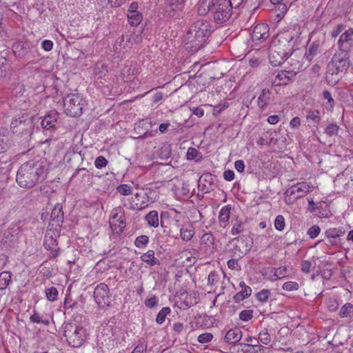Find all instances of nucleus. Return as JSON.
I'll return each mask as SVG.
<instances>
[{
	"mask_svg": "<svg viewBox=\"0 0 353 353\" xmlns=\"http://www.w3.org/2000/svg\"><path fill=\"white\" fill-rule=\"evenodd\" d=\"M45 248L47 250H50V256L52 258H55L59 255V248L57 247V242L55 239L52 237V236H50V233L48 232L45 237L44 241Z\"/></svg>",
	"mask_w": 353,
	"mask_h": 353,
	"instance_id": "nucleus-18",
	"label": "nucleus"
},
{
	"mask_svg": "<svg viewBox=\"0 0 353 353\" xmlns=\"http://www.w3.org/2000/svg\"><path fill=\"white\" fill-rule=\"evenodd\" d=\"M271 272L272 274L270 275V280L272 281L281 279L288 275V270L285 266L274 268L271 271Z\"/></svg>",
	"mask_w": 353,
	"mask_h": 353,
	"instance_id": "nucleus-29",
	"label": "nucleus"
},
{
	"mask_svg": "<svg viewBox=\"0 0 353 353\" xmlns=\"http://www.w3.org/2000/svg\"><path fill=\"white\" fill-rule=\"evenodd\" d=\"M198 253L196 249H190L185 250L183 252V255L186 257V260L189 263H194L195 261V257L192 256L193 255H195Z\"/></svg>",
	"mask_w": 353,
	"mask_h": 353,
	"instance_id": "nucleus-55",
	"label": "nucleus"
},
{
	"mask_svg": "<svg viewBox=\"0 0 353 353\" xmlns=\"http://www.w3.org/2000/svg\"><path fill=\"white\" fill-rule=\"evenodd\" d=\"M108 164L107 159L103 157L99 156L97 157V159L94 161V165L98 169H101L103 168H105Z\"/></svg>",
	"mask_w": 353,
	"mask_h": 353,
	"instance_id": "nucleus-58",
	"label": "nucleus"
},
{
	"mask_svg": "<svg viewBox=\"0 0 353 353\" xmlns=\"http://www.w3.org/2000/svg\"><path fill=\"white\" fill-rule=\"evenodd\" d=\"M246 222L241 220L236 219L232 224V228L231 230V234L232 235H237L241 233H243L245 231V226Z\"/></svg>",
	"mask_w": 353,
	"mask_h": 353,
	"instance_id": "nucleus-32",
	"label": "nucleus"
},
{
	"mask_svg": "<svg viewBox=\"0 0 353 353\" xmlns=\"http://www.w3.org/2000/svg\"><path fill=\"white\" fill-rule=\"evenodd\" d=\"M350 62L348 53L339 51L327 64L325 79L328 85H335L347 71Z\"/></svg>",
	"mask_w": 353,
	"mask_h": 353,
	"instance_id": "nucleus-3",
	"label": "nucleus"
},
{
	"mask_svg": "<svg viewBox=\"0 0 353 353\" xmlns=\"http://www.w3.org/2000/svg\"><path fill=\"white\" fill-rule=\"evenodd\" d=\"M63 220V212L61 204L57 203L52 210L50 214V221L52 222V225H60Z\"/></svg>",
	"mask_w": 353,
	"mask_h": 353,
	"instance_id": "nucleus-21",
	"label": "nucleus"
},
{
	"mask_svg": "<svg viewBox=\"0 0 353 353\" xmlns=\"http://www.w3.org/2000/svg\"><path fill=\"white\" fill-rule=\"evenodd\" d=\"M253 316V311L252 310H245L239 313V319L243 321H248Z\"/></svg>",
	"mask_w": 353,
	"mask_h": 353,
	"instance_id": "nucleus-56",
	"label": "nucleus"
},
{
	"mask_svg": "<svg viewBox=\"0 0 353 353\" xmlns=\"http://www.w3.org/2000/svg\"><path fill=\"white\" fill-rule=\"evenodd\" d=\"M18 130H20V132H16L15 134L22 135H30L31 134L32 130V123L28 116L26 117L25 121L19 122V128Z\"/></svg>",
	"mask_w": 353,
	"mask_h": 353,
	"instance_id": "nucleus-27",
	"label": "nucleus"
},
{
	"mask_svg": "<svg viewBox=\"0 0 353 353\" xmlns=\"http://www.w3.org/2000/svg\"><path fill=\"white\" fill-rule=\"evenodd\" d=\"M345 234V230L343 227L329 228L324 232L325 239L319 241L316 244L323 243L327 249L340 248Z\"/></svg>",
	"mask_w": 353,
	"mask_h": 353,
	"instance_id": "nucleus-9",
	"label": "nucleus"
},
{
	"mask_svg": "<svg viewBox=\"0 0 353 353\" xmlns=\"http://www.w3.org/2000/svg\"><path fill=\"white\" fill-rule=\"evenodd\" d=\"M149 243V237L146 235H141L136 238L134 245L138 248L145 247Z\"/></svg>",
	"mask_w": 353,
	"mask_h": 353,
	"instance_id": "nucleus-42",
	"label": "nucleus"
},
{
	"mask_svg": "<svg viewBox=\"0 0 353 353\" xmlns=\"http://www.w3.org/2000/svg\"><path fill=\"white\" fill-rule=\"evenodd\" d=\"M314 186L307 182H299L289 188L285 192V200L288 204L292 203L313 190Z\"/></svg>",
	"mask_w": 353,
	"mask_h": 353,
	"instance_id": "nucleus-10",
	"label": "nucleus"
},
{
	"mask_svg": "<svg viewBox=\"0 0 353 353\" xmlns=\"http://www.w3.org/2000/svg\"><path fill=\"white\" fill-rule=\"evenodd\" d=\"M145 219L147 221V223L149 226L153 228H157L159 224V214L158 212L156 210H152L148 212L145 216Z\"/></svg>",
	"mask_w": 353,
	"mask_h": 353,
	"instance_id": "nucleus-30",
	"label": "nucleus"
},
{
	"mask_svg": "<svg viewBox=\"0 0 353 353\" xmlns=\"http://www.w3.org/2000/svg\"><path fill=\"white\" fill-rule=\"evenodd\" d=\"M128 21L132 26H137L143 19L141 12H132L127 14Z\"/></svg>",
	"mask_w": 353,
	"mask_h": 353,
	"instance_id": "nucleus-35",
	"label": "nucleus"
},
{
	"mask_svg": "<svg viewBox=\"0 0 353 353\" xmlns=\"http://www.w3.org/2000/svg\"><path fill=\"white\" fill-rule=\"evenodd\" d=\"M180 237L183 241H190L195 234V230L193 224L190 222L185 223L180 228Z\"/></svg>",
	"mask_w": 353,
	"mask_h": 353,
	"instance_id": "nucleus-19",
	"label": "nucleus"
},
{
	"mask_svg": "<svg viewBox=\"0 0 353 353\" xmlns=\"http://www.w3.org/2000/svg\"><path fill=\"white\" fill-rule=\"evenodd\" d=\"M318 53V46L312 45L306 50L305 57L308 61H311Z\"/></svg>",
	"mask_w": 353,
	"mask_h": 353,
	"instance_id": "nucleus-47",
	"label": "nucleus"
},
{
	"mask_svg": "<svg viewBox=\"0 0 353 353\" xmlns=\"http://www.w3.org/2000/svg\"><path fill=\"white\" fill-rule=\"evenodd\" d=\"M46 296L50 301H54L58 297V291L55 287H51L46 290Z\"/></svg>",
	"mask_w": 353,
	"mask_h": 353,
	"instance_id": "nucleus-43",
	"label": "nucleus"
},
{
	"mask_svg": "<svg viewBox=\"0 0 353 353\" xmlns=\"http://www.w3.org/2000/svg\"><path fill=\"white\" fill-rule=\"evenodd\" d=\"M220 279L219 275L216 272H211L208 278V284L210 286H214Z\"/></svg>",
	"mask_w": 353,
	"mask_h": 353,
	"instance_id": "nucleus-54",
	"label": "nucleus"
},
{
	"mask_svg": "<svg viewBox=\"0 0 353 353\" xmlns=\"http://www.w3.org/2000/svg\"><path fill=\"white\" fill-rule=\"evenodd\" d=\"M321 232V228L317 225H314L310 227L307 232V234L310 236V239L316 238Z\"/></svg>",
	"mask_w": 353,
	"mask_h": 353,
	"instance_id": "nucleus-51",
	"label": "nucleus"
},
{
	"mask_svg": "<svg viewBox=\"0 0 353 353\" xmlns=\"http://www.w3.org/2000/svg\"><path fill=\"white\" fill-rule=\"evenodd\" d=\"M25 118L23 116L19 118V119H14L12 120L10 127L12 130L13 133L19 132L20 130H18L19 128V122L22 121H25Z\"/></svg>",
	"mask_w": 353,
	"mask_h": 353,
	"instance_id": "nucleus-60",
	"label": "nucleus"
},
{
	"mask_svg": "<svg viewBox=\"0 0 353 353\" xmlns=\"http://www.w3.org/2000/svg\"><path fill=\"white\" fill-rule=\"evenodd\" d=\"M270 294L269 290L263 289L256 294V299L260 302L264 303L268 301Z\"/></svg>",
	"mask_w": 353,
	"mask_h": 353,
	"instance_id": "nucleus-53",
	"label": "nucleus"
},
{
	"mask_svg": "<svg viewBox=\"0 0 353 353\" xmlns=\"http://www.w3.org/2000/svg\"><path fill=\"white\" fill-rule=\"evenodd\" d=\"M109 292L108 286L103 283H99L95 288L94 299L100 307H105L109 305L110 303Z\"/></svg>",
	"mask_w": 353,
	"mask_h": 353,
	"instance_id": "nucleus-14",
	"label": "nucleus"
},
{
	"mask_svg": "<svg viewBox=\"0 0 353 353\" xmlns=\"http://www.w3.org/2000/svg\"><path fill=\"white\" fill-rule=\"evenodd\" d=\"M158 302V299L154 295H153L145 301V305L147 307L153 308L157 306Z\"/></svg>",
	"mask_w": 353,
	"mask_h": 353,
	"instance_id": "nucleus-59",
	"label": "nucleus"
},
{
	"mask_svg": "<svg viewBox=\"0 0 353 353\" xmlns=\"http://www.w3.org/2000/svg\"><path fill=\"white\" fill-rule=\"evenodd\" d=\"M203 181L209 183L210 185H212V184H213L214 178L211 174L205 173V174H203L200 177L199 182L201 183Z\"/></svg>",
	"mask_w": 353,
	"mask_h": 353,
	"instance_id": "nucleus-64",
	"label": "nucleus"
},
{
	"mask_svg": "<svg viewBox=\"0 0 353 353\" xmlns=\"http://www.w3.org/2000/svg\"><path fill=\"white\" fill-rule=\"evenodd\" d=\"M12 274L8 271H3L0 273V290H3L6 289L8 285L11 282Z\"/></svg>",
	"mask_w": 353,
	"mask_h": 353,
	"instance_id": "nucleus-36",
	"label": "nucleus"
},
{
	"mask_svg": "<svg viewBox=\"0 0 353 353\" xmlns=\"http://www.w3.org/2000/svg\"><path fill=\"white\" fill-rule=\"evenodd\" d=\"M10 89H11L12 93L16 96L21 95L25 90L23 84H22L20 82L13 83L11 85Z\"/></svg>",
	"mask_w": 353,
	"mask_h": 353,
	"instance_id": "nucleus-44",
	"label": "nucleus"
},
{
	"mask_svg": "<svg viewBox=\"0 0 353 353\" xmlns=\"http://www.w3.org/2000/svg\"><path fill=\"white\" fill-rule=\"evenodd\" d=\"M12 72L9 61L5 58H0V80L9 79Z\"/></svg>",
	"mask_w": 353,
	"mask_h": 353,
	"instance_id": "nucleus-23",
	"label": "nucleus"
},
{
	"mask_svg": "<svg viewBox=\"0 0 353 353\" xmlns=\"http://www.w3.org/2000/svg\"><path fill=\"white\" fill-rule=\"evenodd\" d=\"M30 321L33 323H43L44 325H48L49 321L48 320H43L40 316V314L36 312H34V313L32 314V316L30 318Z\"/></svg>",
	"mask_w": 353,
	"mask_h": 353,
	"instance_id": "nucleus-57",
	"label": "nucleus"
},
{
	"mask_svg": "<svg viewBox=\"0 0 353 353\" xmlns=\"http://www.w3.org/2000/svg\"><path fill=\"white\" fill-rule=\"evenodd\" d=\"M184 0H167L164 12L166 17L179 19L183 14Z\"/></svg>",
	"mask_w": 353,
	"mask_h": 353,
	"instance_id": "nucleus-13",
	"label": "nucleus"
},
{
	"mask_svg": "<svg viewBox=\"0 0 353 353\" xmlns=\"http://www.w3.org/2000/svg\"><path fill=\"white\" fill-rule=\"evenodd\" d=\"M150 191L141 190L137 192L131 198L130 201V208L134 210H141L148 206L152 199L149 196Z\"/></svg>",
	"mask_w": 353,
	"mask_h": 353,
	"instance_id": "nucleus-12",
	"label": "nucleus"
},
{
	"mask_svg": "<svg viewBox=\"0 0 353 353\" xmlns=\"http://www.w3.org/2000/svg\"><path fill=\"white\" fill-rule=\"evenodd\" d=\"M353 313V305L350 303H345L339 312V316L341 318L350 317Z\"/></svg>",
	"mask_w": 353,
	"mask_h": 353,
	"instance_id": "nucleus-40",
	"label": "nucleus"
},
{
	"mask_svg": "<svg viewBox=\"0 0 353 353\" xmlns=\"http://www.w3.org/2000/svg\"><path fill=\"white\" fill-rule=\"evenodd\" d=\"M297 72L294 70H281L278 72L276 81L279 85H287L296 75Z\"/></svg>",
	"mask_w": 353,
	"mask_h": 353,
	"instance_id": "nucleus-20",
	"label": "nucleus"
},
{
	"mask_svg": "<svg viewBox=\"0 0 353 353\" xmlns=\"http://www.w3.org/2000/svg\"><path fill=\"white\" fill-rule=\"evenodd\" d=\"M120 334L119 327L110 323L105 324L100 328L97 334V343L101 348L110 350L117 344Z\"/></svg>",
	"mask_w": 353,
	"mask_h": 353,
	"instance_id": "nucleus-6",
	"label": "nucleus"
},
{
	"mask_svg": "<svg viewBox=\"0 0 353 353\" xmlns=\"http://www.w3.org/2000/svg\"><path fill=\"white\" fill-rule=\"evenodd\" d=\"M230 210L231 208L230 207V205H225L223 207L219 212V220L221 224H223L224 228L226 226L229 221L230 216Z\"/></svg>",
	"mask_w": 353,
	"mask_h": 353,
	"instance_id": "nucleus-31",
	"label": "nucleus"
},
{
	"mask_svg": "<svg viewBox=\"0 0 353 353\" xmlns=\"http://www.w3.org/2000/svg\"><path fill=\"white\" fill-rule=\"evenodd\" d=\"M201 250L206 254H214L216 248L214 237L211 233H205L201 238Z\"/></svg>",
	"mask_w": 353,
	"mask_h": 353,
	"instance_id": "nucleus-17",
	"label": "nucleus"
},
{
	"mask_svg": "<svg viewBox=\"0 0 353 353\" xmlns=\"http://www.w3.org/2000/svg\"><path fill=\"white\" fill-rule=\"evenodd\" d=\"M301 34L299 27L289 28L274 37L269 48V59L273 66H278L292 55L295 42Z\"/></svg>",
	"mask_w": 353,
	"mask_h": 353,
	"instance_id": "nucleus-1",
	"label": "nucleus"
},
{
	"mask_svg": "<svg viewBox=\"0 0 353 353\" xmlns=\"http://www.w3.org/2000/svg\"><path fill=\"white\" fill-rule=\"evenodd\" d=\"M30 47H32V44L28 41H19L16 43L13 48L14 52L15 53H18L19 56H24L30 49Z\"/></svg>",
	"mask_w": 353,
	"mask_h": 353,
	"instance_id": "nucleus-28",
	"label": "nucleus"
},
{
	"mask_svg": "<svg viewBox=\"0 0 353 353\" xmlns=\"http://www.w3.org/2000/svg\"><path fill=\"white\" fill-rule=\"evenodd\" d=\"M210 32V25L207 21L203 19L197 20L187 32V48H191L192 51L199 50L203 46Z\"/></svg>",
	"mask_w": 353,
	"mask_h": 353,
	"instance_id": "nucleus-5",
	"label": "nucleus"
},
{
	"mask_svg": "<svg viewBox=\"0 0 353 353\" xmlns=\"http://www.w3.org/2000/svg\"><path fill=\"white\" fill-rule=\"evenodd\" d=\"M322 97L324 100L327 101V103H325V107L327 109H332L334 105V100L332 97V94L330 91L325 90H323L322 92Z\"/></svg>",
	"mask_w": 353,
	"mask_h": 353,
	"instance_id": "nucleus-41",
	"label": "nucleus"
},
{
	"mask_svg": "<svg viewBox=\"0 0 353 353\" xmlns=\"http://www.w3.org/2000/svg\"><path fill=\"white\" fill-rule=\"evenodd\" d=\"M269 26L266 23H259L255 26L251 34L252 42L256 45L263 42L269 37Z\"/></svg>",
	"mask_w": 353,
	"mask_h": 353,
	"instance_id": "nucleus-15",
	"label": "nucleus"
},
{
	"mask_svg": "<svg viewBox=\"0 0 353 353\" xmlns=\"http://www.w3.org/2000/svg\"><path fill=\"white\" fill-rule=\"evenodd\" d=\"M241 337L242 332L239 329H230L225 336V341L230 344H234L239 342Z\"/></svg>",
	"mask_w": 353,
	"mask_h": 353,
	"instance_id": "nucleus-25",
	"label": "nucleus"
},
{
	"mask_svg": "<svg viewBox=\"0 0 353 353\" xmlns=\"http://www.w3.org/2000/svg\"><path fill=\"white\" fill-rule=\"evenodd\" d=\"M340 51H345L348 53L353 49V29L349 28L343 32L337 42Z\"/></svg>",
	"mask_w": 353,
	"mask_h": 353,
	"instance_id": "nucleus-16",
	"label": "nucleus"
},
{
	"mask_svg": "<svg viewBox=\"0 0 353 353\" xmlns=\"http://www.w3.org/2000/svg\"><path fill=\"white\" fill-rule=\"evenodd\" d=\"M9 138L7 131L4 129H0V153L4 152L9 147Z\"/></svg>",
	"mask_w": 353,
	"mask_h": 353,
	"instance_id": "nucleus-33",
	"label": "nucleus"
},
{
	"mask_svg": "<svg viewBox=\"0 0 353 353\" xmlns=\"http://www.w3.org/2000/svg\"><path fill=\"white\" fill-rule=\"evenodd\" d=\"M171 314V309L169 307H163L157 314L155 321L157 324H163L168 315Z\"/></svg>",
	"mask_w": 353,
	"mask_h": 353,
	"instance_id": "nucleus-38",
	"label": "nucleus"
},
{
	"mask_svg": "<svg viewBox=\"0 0 353 353\" xmlns=\"http://www.w3.org/2000/svg\"><path fill=\"white\" fill-rule=\"evenodd\" d=\"M57 117L56 112H51L46 115L41 123L42 128L48 130L53 128L57 123Z\"/></svg>",
	"mask_w": 353,
	"mask_h": 353,
	"instance_id": "nucleus-24",
	"label": "nucleus"
},
{
	"mask_svg": "<svg viewBox=\"0 0 353 353\" xmlns=\"http://www.w3.org/2000/svg\"><path fill=\"white\" fill-rule=\"evenodd\" d=\"M212 339L213 335L211 333H204L198 336V341L201 343H206L210 342Z\"/></svg>",
	"mask_w": 353,
	"mask_h": 353,
	"instance_id": "nucleus-61",
	"label": "nucleus"
},
{
	"mask_svg": "<svg viewBox=\"0 0 353 353\" xmlns=\"http://www.w3.org/2000/svg\"><path fill=\"white\" fill-rule=\"evenodd\" d=\"M200 14L212 12L217 23L227 21L232 14V7L228 0H201L198 9Z\"/></svg>",
	"mask_w": 353,
	"mask_h": 353,
	"instance_id": "nucleus-4",
	"label": "nucleus"
},
{
	"mask_svg": "<svg viewBox=\"0 0 353 353\" xmlns=\"http://www.w3.org/2000/svg\"><path fill=\"white\" fill-rule=\"evenodd\" d=\"M259 341L265 345H268L271 341V336L267 329L263 330L259 334Z\"/></svg>",
	"mask_w": 353,
	"mask_h": 353,
	"instance_id": "nucleus-46",
	"label": "nucleus"
},
{
	"mask_svg": "<svg viewBox=\"0 0 353 353\" xmlns=\"http://www.w3.org/2000/svg\"><path fill=\"white\" fill-rule=\"evenodd\" d=\"M321 113L318 110H309L307 111V114L306 116V119L307 121H311L313 125H317L321 119Z\"/></svg>",
	"mask_w": 353,
	"mask_h": 353,
	"instance_id": "nucleus-34",
	"label": "nucleus"
},
{
	"mask_svg": "<svg viewBox=\"0 0 353 353\" xmlns=\"http://www.w3.org/2000/svg\"><path fill=\"white\" fill-rule=\"evenodd\" d=\"M140 259L150 267L160 265V261L155 256L154 251L152 250H149L143 253Z\"/></svg>",
	"mask_w": 353,
	"mask_h": 353,
	"instance_id": "nucleus-22",
	"label": "nucleus"
},
{
	"mask_svg": "<svg viewBox=\"0 0 353 353\" xmlns=\"http://www.w3.org/2000/svg\"><path fill=\"white\" fill-rule=\"evenodd\" d=\"M186 157L188 160H194L196 162H199L203 159L201 153L194 148H188L186 153Z\"/></svg>",
	"mask_w": 353,
	"mask_h": 353,
	"instance_id": "nucleus-37",
	"label": "nucleus"
},
{
	"mask_svg": "<svg viewBox=\"0 0 353 353\" xmlns=\"http://www.w3.org/2000/svg\"><path fill=\"white\" fill-rule=\"evenodd\" d=\"M116 190L121 195L128 196L132 194V188L128 184H121L117 186Z\"/></svg>",
	"mask_w": 353,
	"mask_h": 353,
	"instance_id": "nucleus-45",
	"label": "nucleus"
},
{
	"mask_svg": "<svg viewBox=\"0 0 353 353\" xmlns=\"http://www.w3.org/2000/svg\"><path fill=\"white\" fill-rule=\"evenodd\" d=\"M285 226V218L282 215H278L274 220V227L279 231H283Z\"/></svg>",
	"mask_w": 353,
	"mask_h": 353,
	"instance_id": "nucleus-49",
	"label": "nucleus"
},
{
	"mask_svg": "<svg viewBox=\"0 0 353 353\" xmlns=\"http://www.w3.org/2000/svg\"><path fill=\"white\" fill-rule=\"evenodd\" d=\"M85 101L79 93L68 94L63 99L65 112L70 117H79L81 114Z\"/></svg>",
	"mask_w": 353,
	"mask_h": 353,
	"instance_id": "nucleus-8",
	"label": "nucleus"
},
{
	"mask_svg": "<svg viewBox=\"0 0 353 353\" xmlns=\"http://www.w3.org/2000/svg\"><path fill=\"white\" fill-rule=\"evenodd\" d=\"M251 293H252V289L250 288V287H249L248 285L245 286L244 288H243L241 291L238 292L234 296V299L235 302H240V301L244 300L245 299L248 298V296H250L251 295Z\"/></svg>",
	"mask_w": 353,
	"mask_h": 353,
	"instance_id": "nucleus-39",
	"label": "nucleus"
},
{
	"mask_svg": "<svg viewBox=\"0 0 353 353\" xmlns=\"http://www.w3.org/2000/svg\"><path fill=\"white\" fill-rule=\"evenodd\" d=\"M282 288L285 291H294L299 288V284L295 281H287L283 283Z\"/></svg>",
	"mask_w": 353,
	"mask_h": 353,
	"instance_id": "nucleus-50",
	"label": "nucleus"
},
{
	"mask_svg": "<svg viewBox=\"0 0 353 353\" xmlns=\"http://www.w3.org/2000/svg\"><path fill=\"white\" fill-rule=\"evenodd\" d=\"M110 226L116 234H120L125 228V217L122 208H114L111 213Z\"/></svg>",
	"mask_w": 353,
	"mask_h": 353,
	"instance_id": "nucleus-11",
	"label": "nucleus"
},
{
	"mask_svg": "<svg viewBox=\"0 0 353 353\" xmlns=\"http://www.w3.org/2000/svg\"><path fill=\"white\" fill-rule=\"evenodd\" d=\"M339 129V127L336 123H330L325 128V133L330 137H332L337 134Z\"/></svg>",
	"mask_w": 353,
	"mask_h": 353,
	"instance_id": "nucleus-48",
	"label": "nucleus"
},
{
	"mask_svg": "<svg viewBox=\"0 0 353 353\" xmlns=\"http://www.w3.org/2000/svg\"><path fill=\"white\" fill-rule=\"evenodd\" d=\"M271 92L268 89H263L257 99L258 106L264 110L270 101Z\"/></svg>",
	"mask_w": 353,
	"mask_h": 353,
	"instance_id": "nucleus-26",
	"label": "nucleus"
},
{
	"mask_svg": "<svg viewBox=\"0 0 353 353\" xmlns=\"http://www.w3.org/2000/svg\"><path fill=\"white\" fill-rule=\"evenodd\" d=\"M45 179L43 162L30 161L23 163L17 172L16 181L21 188H30Z\"/></svg>",
	"mask_w": 353,
	"mask_h": 353,
	"instance_id": "nucleus-2",
	"label": "nucleus"
},
{
	"mask_svg": "<svg viewBox=\"0 0 353 353\" xmlns=\"http://www.w3.org/2000/svg\"><path fill=\"white\" fill-rule=\"evenodd\" d=\"M53 46V42L51 40L46 39L41 43L42 48L46 52L50 51L52 49Z\"/></svg>",
	"mask_w": 353,
	"mask_h": 353,
	"instance_id": "nucleus-62",
	"label": "nucleus"
},
{
	"mask_svg": "<svg viewBox=\"0 0 353 353\" xmlns=\"http://www.w3.org/2000/svg\"><path fill=\"white\" fill-rule=\"evenodd\" d=\"M171 155V150L170 146L164 145L159 151V156L162 159H167Z\"/></svg>",
	"mask_w": 353,
	"mask_h": 353,
	"instance_id": "nucleus-52",
	"label": "nucleus"
},
{
	"mask_svg": "<svg viewBox=\"0 0 353 353\" xmlns=\"http://www.w3.org/2000/svg\"><path fill=\"white\" fill-rule=\"evenodd\" d=\"M64 336L68 344L73 347H81L86 340L85 329L81 325L68 323L65 326Z\"/></svg>",
	"mask_w": 353,
	"mask_h": 353,
	"instance_id": "nucleus-7",
	"label": "nucleus"
},
{
	"mask_svg": "<svg viewBox=\"0 0 353 353\" xmlns=\"http://www.w3.org/2000/svg\"><path fill=\"white\" fill-rule=\"evenodd\" d=\"M312 267V263L310 261L305 260L301 263V270L305 274H308L310 272Z\"/></svg>",
	"mask_w": 353,
	"mask_h": 353,
	"instance_id": "nucleus-63",
	"label": "nucleus"
}]
</instances>
